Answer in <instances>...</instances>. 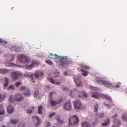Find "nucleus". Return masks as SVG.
Instances as JSON below:
<instances>
[{
  "label": "nucleus",
  "mask_w": 127,
  "mask_h": 127,
  "mask_svg": "<svg viewBox=\"0 0 127 127\" xmlns=\"http://www.w3.org/2000/svg\"><path fill=\"white\" fill-rule=\"evenodd\" d=\"M51 56L54 55L57 59H60L61 64L63 67H65L67 64H71L72 61L71 59L67 58V57L58 56L56 54L53 55L52 53L50 54Z\"/></svg>",
  "instance_id": "f257e3e1"
},
{
  "label": "nucleus",
  "mask_w": 127,
  "mask_h": 127,
  "mask_svg": "<svg viewBox=\"0 0 127 127\" xmlns=\"http://www.w3.org/2000/svg\"><path fill=\"white\" fill-rule=\"evenodd\" d=\"M69 121V123L70 125H73V123L74 124H77L79 121V118L76 115H74L70 117Z\"/></svg>",
  "instance_id": "f03ea898"
},
{
  "label": "nucleus",
  "mask_w": 127,
  "mask_h": 127,
  "mask_svg": "<svg viewBox=\"0 0 127 127\" xmlns=\"http://www.w3.org/2000/svg\"><path fill=\"white\" fill-rule=\"evenodd\" d=\"M11 75L12 79L14 81L18 80L22 75L20 72L17 71L11 72Z\"/></svg>",
  "instance_id": "7ed1b4c3"
},
{
  "label": "nucleus",
  "mask_w": 127,
  "mask_h": 127,
  "mask_svg": "<svg viewBox=\"0 0 127 127\" xmlns=\"http://www.w3.org/2000/svg\"><path fill=\"white\" fill-rule=\"evenodd\" d=\"M19 60L22 63L28 62L30 60L29 58L23 55H20L18 56Z\"/></svg>",
  "instance_id": "20e7f679"
},
{
  "label": "nucleus",
  "mask_w": 127,
  "mask_h": 127,
  "mask_svg": "<svg viewBox=\"0 0 127 127\" xmlns=\"http://www.w3.org/2000/svg\"><path fill=\"white\" fill-rule=\"evenodd\" d=\"M24 99L22 95L20 93H17L15 95L14 99L15 101L19 102L23 101Z\"/></svg>",
  "instance_id": "39448f33"
},
{
  "label": "nucleus",
  "mask_w": 127,
  "mask_h": 127,
  "mask_svg": "<svg viewBox=\"0 0 127 127\" xmlns=\"http://www.w3.org/2000/svg\"><path fill=\"white\" fill-rule=\"evenodd\" d=\"M43 71H36L34 73L35 77L37 78H39L42 76L44 75Z\"/></svg>",
  "instance_id": "423d86ee"
},
{
  "label": "nucleus",
  "mask_w": 127,
  "mask_h": 127,
  "mask_svg": "<svg viewBox=\"0 0 127 127\" xmlns=\"http://www.w3.org/2000/svg\"><path fill=\"white\" fill-rule=\"evenodd\" d=\"M64 108L67 110H70L71 109V104L70 102L68 101L66 102L64 106Z\"/></svg>",
  "instance_id": "0eeeda50"
},
{
  "label": "nucleus",
  "mask_w": 127,
  "mask_h": 127,
  "mask_svg": "<svg viewBox=\"0 0 127 127\" xmlns=\"http://www.w3.org/2000/svg\"><path fill=\"white\" fill-rule=\"evenodd\" d=\"M102 84L105 87L110 88H114V87L113 85L109 82L107 81H104L103 82Z\"/></svg>",
  "instance_id": "6e6552de"
},
{
  "label": "nucleus",
  "mask_w": 127,
  "mask_h": 127,
  "mask_svg": "<svg viewBox=\"0 0 127 127\" xmlns=\"http://www.w3.org/2000/svg\"><path fill=\"white\" fill-rule=\"evenodd\" d=\"M32 119H35L37 121V122L35 124V126H38L40 125L41 121L39 116L36 115H35L34 116H32Z\"/></svg>",
  "instance_id": "1a4fd4ad"
},
{
  "label": "nucleus",
  "mask_w": 127,
  "mask_h": 127,
  "mask_svg": "<svg viewBox=\"0 0 127 127\" xmlns=\"http://www.w3.org/2000/svg\"><path fill=\"white\" fill-rule=\"evenodd\" d=\"M7 112L9 113H12L14 112V108L12 105L8 106L7 108Z\"/></svg>",
  "instance_id": "9d476101"
},
{
  "label": "nucleus",
  "mask_w": 127,
  "mask_h": 127,
  "mask_svg": "<svg viewBox=\"0 0 127 127\" xmlns=\"http://www.w3.org/2000/svg\"><path fill=\"white\" fill-rule=\"evenodd\" d=\"M23 94L25 96L29 97L31 95V93L30 89L29 88H27L26 91L23 93Z\"/></svg>",
  "instance_id": "9b49d317"
},
{
  "label": "nucleus",
  "mask_w": 127,
  "mask_h": 127,
  "mask_svg": "<svg viewBox=\"0 0 127 127\" xmlns=\"http://www.w3.org/2000/svg\"><path fill=\"white\" fill-rule=\"evenodd\" d=\"M37 64V62L36 61H34L32 62L30 65H26V67L27 69H30L32 68L35 64Z\"/></svg>",
  "instance_id": "f8f14e48"
},
{
  "label": "nucleus",
  "mask_w": 127,
  "mask_h": 127,
  "mask_svg": "<svg viewBox=\"0 0 127 127\" xmlns=\"http://www.w3.org/2000/svg\"><path fill=\"white\" fill-rule=\"evenodd\" d=\"M73 79L75 83L78 87L79 86V77L76 76H73Z\"/></svg>",
  "instance_id": "ddd939ff"
},
{
  "label": "nucleus",
  "mask_w": 127,
  "mask_h": 127,
  "mask_svg": "<svg viewBox=\"0 0 127 127\" xmlns=\"http://www.w3.org/2000/svg\"><path fill=\"white\" fill-rule=\"evenodd\" d=\"M74 106L76 109H79V100H76L74 103Z\"/></svg>",
  "instance_id": "4468645a"
},
{
  "label": "nucleus",
  "mask_w": 127,
  "mask_h": 127,
  "mask_svg": "<svg viewBox=\"0 0 127 127\" xmlns=\"http://www.w3.org/2000/svg\"><path fill=\"white\" fill-rule=\"evenodd\" d=\"M63 101V99H61L60 101H54L52 100L51 101L50 104L51 105L53 106H55L57 104H59L61 102Z\"/></svg>",
  "instance_id": "2eb2a0df"
},
{
  "label": "nucleus",
  "mask_w": 127,
  "mask_h": 127,
  "mask_svg": "<svg viewBox=\"0 0 127 127\" xmlns=\"http://www.w3.org/2000/svg\"><path fill=\"white\" fill-rule=\"evenodd\" d=\"M96 80L97 82L100 84H103V82L104 81L102 78L98 77L96 78Z\"/></svg>",
  "instance_id": "dca6fc26"
},
{
  "label": "nucleus",
  "mask_w": 127,
  "mask_h": 127,
  "mask_svg": "<svg viewBox=\"0 0 127 127\" xmlns=\"http://www.w3.org/2000/svg\"><path fill=\"white\" fill-rule=\"evenodd\" d=\"M99 96V93L96 92L93 93L92 94V97L96 99L98 98V96Z\"/></svg>",
  "instance_id": "f3484780"
},
{
  "label": "nucleus",
  "mask_w": 127,
  "mask_h": 127,
  "mask_svg": "<svg viewBox=\"0 0 127 127\" xmlns=\"http://www.w3.org/2000/svg\"><path fill=\"white\" fill-rule=\"evenodd\" d=\"M81 71L82 72V75L84 76H86L88 75V74L89 73V72L85 70L83 68H81Z\"/></svg>",
  "instance_id": "a211bd4d"
},
{
  "label": "nucleus",
  "mask_w": 127,
  "mask_h": 127,
  "mask_svg": "<svg viewBox=\"0 0 127 127\" xmlns=\"http://www.w3.org/2000/svg\"><path fill=\"white\" fill-rule=\"evenodd\" d=\"M5 111L4 110L3 105L0 104V115H3L5 114Z\"/></svg>",
  "instance_id": "6ab92c4d"
},
{
  "label": "nucleus",
  "mask_w": 127,
  "mask_h": 127,
  "mask_svg": "<svg viewBox=\"0 0 127 127\" xmlns=\"http://www.w3.org/2000/svg\"><path fill=\"white\" fill-rule=\"evenodd\" d=\"M5 64L6 66H15L17 65L15 64L12 63L7 62L5 63Z\"/></svg>",
  "instance_id": "aec40b11"
},
{
  "label": "nucleus",
  "mask_w": 127,
  "mask_h": 127,
  "mask_svg": "<svg viewBox=\"0 0 127 127\" xmlns=\"http://www.w3.org/2000/svg\"><path fill=\"white\" fill-rule=\"evenodd\" d=\"M83 127H90V124L89 123L87 122H84L82 124Z\"/></svg>",
  "instance_id": "412c9836"
},
{
  "label": "nucleus",
  "mask_w": 127,
  "mask_h": 127,
  "mask_svg": "<svg viewBox=\"0 0 127 127\" xmlns=\"http://www.w3.org/2000/svg\"><path fill=\"white\" fill-rule=\"evenodd\" d=\"M4 79L5 80V83L4 85V87H6L9 84V82L8 78L6 77L4 78Z\"/></svg>",
  "instance_id": "4be33fe9"
},
{
  "label": "nucleus",
  "mask_w": 127,
  "mask_h": 127,
  "mask_svg": "<svg viewBox=\"0 0 127 127\" xmlns=\"http://www.w3.org/2000/svg\"><path fill=\"white\" fill-rule=\"evenodd\" d=\"M109 123L110 119H107L105 121L104 123L102 124V125L103 126H106L108 125Z\"/></svg>",
  "instance_id": "5701e85b"
},
{
  "label": "nucleus",
  "mask_w": 127,
  "mask_h": 127,
  "mask_svg": "<svg viewBox=\"0 0 127 127\" xmlns=\"http://www.w3.org/2000/svg\"><path fill=\"white\" fill-rule=\"evenodd\" d=\"M9 70L4 69H0V73H6L9 71Z\"/></svg>",
  "instance_id": "b1692460"
},
{
  "label": "nucleus",
  "mask_w": 127,
  "mask_h": 127,
  "mask_svg": "<svg viewBox=\"0 0 127 127\" xmlns=\"http://www.w3.org/2000/svg\"><path fill=\"white\" fill-rule=\"evenodd\" d=\"M42 107L41 106H39L38 107V114H42Z\"/></svg>",
  "instance_id": "393cba45"
},
{
  "label": "nucleus",
  "mask_w": 127,
  "mask_h": 127,
  "mask_svg": "<svg viewBox=\"0 0 127 127\" xmlns=\"http://www.w3.org/2000/svg\"><path fill=\"white\" fill-rule=\"evenodd\" d=\"M103 96L107 100L110 101H112L111 97L108 95H103Z\"/></svg>",
  "instance_id": "a878e982"
},
{
  "label": "nucleus",
  "mask_w": 127,
  "mask_h": 127,
  "mask_svg": "<svg viewBox=\"0 0 127 127\" xmlns=\"http://www.w3.org/2000/svg\"><path fill=\"white\" fill-rule=\"evenodd\" d=\"M6 98V97L5 95H3L0 94V102L2 101H4V99Z\"/></svg>",
  "instance_id": "bb28decb"
},
{
  "label": "nucleus",
  "mask_w": 127,
  "mask_h": 127,
  "mask_svg": "<svg viewBox=\"0 0 127 127\" xmlns=\"http://www.w3.org/2000/svg\"><path fill=\"white\" fill-rule=\"evenodd\" d=\"M19 121L18 119H11V122L12 124H16Z\"/></svg>",
  "instance_id": "cd10ccee"
},
{
  "label": "nucleus",
  "mask_w": 127,
  "mask_h": 127,
  "mask_svg": "<svg viewBox=\"0 0 127 127\" xmlns=\"http://www.w3.org/2000/svg\"><path fill=\"white\" fill-rule=\"evenodd\" d=\"M25 75L26 76H27L28 77H30L32 80L33 79V75L31 74L30 75L29 73L26 72L25 73Z\"/></svg>",
  "instance_id": "c85d7f7f"
},
{
  "label": "nucleus",
  "mask_w": 127,
  "mask_h": 127,
  "mask_svg": "<svg viewBox=\"0 0 127 127\" xmlns=\"http://www.w3.org/2000/svg\"><path fill=\"white\" fill-rule=\"evenodd\" d=\"M123 119L125 121H127V114H124L122 116Z\"/></svg>",
  "instance_id": "c756f323"
},
{
  "label": "nucleus",
  "mask_w": 127,
  "mask_h": 127,
  "mask_svg": "<svg viewBox=\"0 0 127 127\" xmlns=\"http://www.w3.org/2000/svg\"><path fill=\"white\" fill-rule=\"evenodd\" d=\"M45 62L50 65H52L53 64V63L51 61L49 60H46L45 61Z\"/></svg>",
  "instance_id": "7c9ffc66"
},
{
  "label": "nucleus",
  "mask_w": 127,
  "mask_h": 127,
  "mask_svg": "<svg viewBox=\"0 0 127 127\" xmlns=\"http://www.w3.org/2000/svg\"><path fill=\"white\" fill-rule=\"evenodd\" d=\"M18 127H25V123H20L18 126Z\"/></svg>",
  "instance_id": "2f4dec72"
},
{
  "label": "nucleus",
  "mask_w": 127,
  "mask_h": 127,
  "mask_svg": "<svg viewBox=\"0 0 127 127\" xmlns=\"http://www.w3.org/2000/svg\"><path fill=\"white\" fill-rule=\"evenodd\" d=\"M39 93V90L38 89H36L34 93V97H37Z\"/></svg>",
  "instance_id": "473e14b6"
},
{
  "label": "nucleus",
  "mask_w": 127,
  "mask_h": 127,
  "mask_svg": "<svg viewBox=\"0 0 127 127\" xmlns=\"http://www.w3.org/2000/svg\"><path fill=\"white\" fill-rule=\"evenodd\" d=\"M14 96L13 97V95H11L10 96V98L9 100V101L10 102H13L15 100L14 99Z\"/></svg>",
  "instance_id": "72a5a7b5"
},
{
  "label": "nucleus",
  "mask_w": 127,
  "mask_h": 127,
  "mask_svg": "<svg viewBox=\"0 0 127 127\" xmlns=\"http://www.w3.org/2000/svg\"><path fill=\"white\" fill-rule=\"evenodd\" d=\"M0 43L2 44H7V42L2 39H0Z\"/></svg>",
  "instance_id": "f704fd0d"
},
{
  "label": "nucleus",
  "mask_w": 127,
  "mask_h": 127,
  "mask_svg": "<svg viewBox=\"0 0 127 127\" xmlns=\"http://www.w3.org/2000/svg\"><path fill=\"white\" fill-rule=\"evenodd\" d=\"M81 94H83V96L85 98H86L88 96L87 94L85 92H82L81 93Z\"/></svg>",
  "instance_id": "c9c22d12"
},
{
  "label": "nucleus",
  "mask_w": 127,
  "mask_h": 127,
  "mask_svg": "<svg viewBox=\"0 0 127 127\" xmlns=\"http://www.w3.org/2000/svg\"><path fill=\"white\" fill-rule=\"evenodd\" d=\"M94 110L95 111L97 112L98 111V104H96L94 106Z\"/></svg>",
  "instance_id": "e433bc0d"
},
{
  "label": "nucleus",
  "mask_w": 127,
  "mask_h": 127,
  "mask_svg": "<svg viewBox=\"0 0 127 127\" xmlns=\"http://www.w3.org/2000/svg\"><path fill=\"white\" fill-rule=\"evenodd\" d=\"M35 107L34 106H32L31 108V110L30 109H28L27 110V112L28 113H32V110Z\"/></svg>",
  "instance_id": "4c0bfd02"
},
{
  "label": "nucleus",
  "mask_w": 127,
  "mask_h": 127,
  "mask_svg": "<svg viewBox=\"0 0 127 127\" xmlns=\"http://www.w3.org/2000/svg\"><path fill=\"white\" fill-rule=\"evenodd\" d=\"M48 80L52 84H53L55 83V81L52 78H49V76L48 77Z\"/></svg>",
  "instance_id": "58836bf2"
},
{
  "label": "nucleus",
  "mask_w": 127,
  "mask_h": 127,
  "mask_svg": "<svg viewBox=\"0 0 127 127\" xmlns=\"http://www.w3.org/2000/svg\"><path fill=\"white\" fill-rule=\"evenodd\" d=\"M82 68H83V69L84 68H85L86 70H88L90 69V68L89 66H86L85 65H83L82 66Z\"/></svg>",
  "instance_id": "ea45409f"
},
{
  "label": "nucleus",
  "mask_w": 127,
  "mask_h": 127,
  "mask_svg": "<svg viewBox=\"0 0 127 127\" xmlns=\"http://www.w3.org/2000/svg\"><path fill=\"white\" fill-rule=\"evenodd\" d=\"M17 45H15V46H13L11 48L10 47V49L12 51H16V47Z\"/></svg>",
  "instance_id": "a19ab883"
},
{
  "label": "nucleus",
  "mask_w": 127,
  "mask_h": 127,
  "mask_svg": "<svg viewBox=\"0 0 127 127\" xmlns=\"http://www.w3.org/2000/svg\"><path fill=\"white\" fill-rule=\"evenodd\" d=\"M27 89L26 87L25 86H22L21 87L20 89V91H26V89Z\"/></svg>",
  "instance_id": "79ce46f5"
},
{
  "label": "nucleus",
  "mask_w": 127,
  "mask_h": 127,
  "mask_svg": "<svg viewBox=\"0 0 127 127\" xmlns=\"http://www.w3.org/2000/svg\"><path fill=\"white\" fill-rule=\"evenodd\" d=\"M15 88V87L14 85H11L9 86L8 88V89L9 90H10V89H12L14 90Z\"/></svg>",
  "instance_id": "37998d69"
},
{
  "label": "nucleus",
  "mask_w": 127,
  "mask_h": 127,
  "mask_svg": "<svg viewBox=\"0 0 127 127\" xmlns=\"http://www.w3.org/2000/svg\"><path fill=\"white\" fill-rule=\"evenodd\" d=\"M104 114L102 113L99 114L98 115V117L100 118H102L104 117Z\"/></svg>",
  "instance_id": "c03bdc74"
},
{
  "label": "nucleus",
  "mask_w": 127,
  "mask_h": 127,
  "mask_svg": "<svg viewBox=\"0 0 127 127\" xmlns=\"http://www.w3.org/2000/svg\"><path fill=\"white\" fill-rule=\"evenodd\" d=\"M22 84V83L21 82H18L16 83L15 86L17 87H18L19 85H21Z\"/></svg>",
  "instance_id": "a18cd8bd"
},
{
  "label": "nucleus",
  "mask_w": 127,
  "mask_h": 127,
  "mask_svg": "<svg viewBox=\"0 0 127 127\" xmlns=\"http://www.w3.org/2000/svg\"><path fill=\"white\" fill-rule=\"evenodd\" d=\"M56 115V113L55 112L52 113L50 114L49 115V117H53V116Z\"/></svg>",
  "instance_id": "49530a36"
},
{
  "label": "nucleus",
  "mask_w": 127,
  "mask_h": 127,
  "mask_svg": "<svg viewBox=\"0 0 127 127\" xmlns=\"http://www.w3.org/2000/svg\"><path fill=\"white\" fill-rule=\"evenodd\" d=\"M59 59V62H57L58 64L59 65H60V66H61L63 68H64V67H66L67 66V65H68V64H67L66 65V66H65V67H63V66H62V65H61V63H60V59Z\"/></svg>",
  "instance_id": "de8ad7c7"
},
{
  "label": "nucleus",
  "mask_w": 127,
  "mask_h": 127,
  "mask_svg": "<svg viewBox=\"0 0 127 127\" xmlns=\"http://www.w3.org/2000/svg\"><path fill=\"white\" fill-rule=\"evenodd\" d=\"M18 46L17 45L16 47V52H20V51L21 48L19 47H18Z\"/></svg>",
  "instance_id": "09e8293b"
},
{
  "label": "nucleus",
  "mask_w": 127,
  "mask_h": 127,
  "mask_svg": "<svg viewBox=\"0 0 127 127\" xmlns=\"http://www.w3.org/2000/svg\"><path fill=\"white\" fill-rule=\"evenodd\" d=\"M116 124H117V125L118 126H120V125L121 123L120 121L119 120H118L117 121H116Z\"/></svg>",
  "instance_id": "8fccbe9b"
},
{
  "label": "nucleus",
  "mask_w": 127,
  "mask_h": 127,
  "mask_svg": "<svg viewBox=\"0 0 127 127\" xmlns=\"http://www.w3.org/2000/svg\"><path fill=\"white\" fill-rule=\"evenodd\" d=\"M62 89L63 90H65L67 91H68L69 90V89L68 88H65L64 87H62Z\"/></svg>",
  "instance_id": "3c124183"
},
{
  "label": "nucleus",
  "mask_w": 127,
  "mask_h": 127,
  "mask_svg": "<svg viewBox=\"0 0 127 127\" xmlns=\"http://www.w3.org/2000/svg\"><path fill=\"white\" fill-rule=\"evenodd\" d=\"M50 126V124L49 122H46V125L45 127H49Z\"/></svg>",
  "instance_id": "603ef678"
},
{
  "label": "nucleus",
  "mask_w": 127,
  "mask_h": 127,
  "mask_svg": "<svg viewBox=\"0 0 127 127\" xmlns=\"http://www.w3.org/2000/svg\"><path fill=\"white\" fill-rule=\"evenodd\" d=\"M55 93V92L53 91H52L49 94L50 96L51 97L52 96V95L54 94Z\"/></svg>",
  "instance_id": "864d4df0"
},
{
  "label": "nucleus",
  "mask_w": 127,
  "mask_h": 127,
  "mask_svg": "<svg viewBox=\"0 0 127 127\" xmlns=\"http://www.w3.org/2000/svg\"><path fill=\"white\" fill-rule=\"evenodd\" d=\"M89 88L91 89L94 90H95V88L94 87H93L91 86H89Z\"/></svg>",
  "instance_id": "5fc2aeb1"
},
{
  "label": "nucleus",
  "mask_w": 127,
  "mask_h": 127,
  "mask_svg": "<svg viewBox=\"0 0 127 127\" xmlns=\"http://www.w3.org/2000/svg\"><path fill=\"white\" fill-rule=\"evenodd\" d=\"M118 114L116 113V114L114 115H113L112 117L113 119H115V118L116 117L118 116Z\"/></svg>",
  "instance_id": "6e6d98bb"
},
{
  "label": "nucleus",
  "mask_w": 127,
  "mask_h": 127,
  "mask_svg": "<svg viewBox=\"0 0 127 127\" xmlns=\"http://www.w3.org/2000/svg\"><path fill=\"white\" fill-rule=\"evenodd\" d=\"M60 119V117L59 116H57L56 117V119L58 121H59Z\"/></svg>",
  "instance_id": "4d7b16f0"
},
{
  "label": "nucleus",
  "mask_w": 127,
  "mask_h": 127,
  "mask_svg": "<svg viewBox=\"0 0 127 127\" xmlns=\"http://www.w3.org/2000/svg\"><path fill=\"white\" fill-rule=\"evenodd\" d=\"M14 57L13 56H12L10 60L11 61H13L14 60Z\"/></svg>",
  "instance_id": "13d9d810"
},
{
  "label": "nucleus",
  "mask_w": 127,
  "mask_h": 127,
  "mask_svg": "<svg viewBox=\"0 0 127 127\" xmlns=\"http://www.w3.org/2000/svg\"><path fill=\"white\" fill-rule=\"evenodd\" d=\"M70 95H71L72 94V93H73V90H70Z\"/></svg>",
  "instance_id": "bf43d9fd"
},
{
  "label": "nucleus",
  "mask_w": 127,
  "mask_h": 127,
  "mask_svg": "<svg viewBox=\"0 0 127 127\" xmlns=\"http://www.w3.org/2000/svg\"><path fill=\"white\" fill-rule=\"evenodd\" d=\"M80 87L82 86L83 85V83L82 82H81V81H80Z\"/></svg>",
  "instance_id": "052dcab7"
},
{
  "label": "nucleus",
  "mask_w": 127,
  "mask_h": 127,
  "mask_svg": "<svg viewBox=\"0 0 127 127\" xmlns=\"http://www.w3.org/2000/svg\"><path fill=\"white\" fill-rule=\"evenodd\" d=\"M116 88H118L120 87V86L118 84H116Z\"/></svg>",
  "instance_id": "680f3d73"
},
{
  "label": "nucleus",
  "mask_w": 127,
  "mask_h": 127,
  "mask_svg": "<svg viewBox=\"0 0 127 127\" xmlns=\"http://www.w3.org/2000/svg\"><path fill=\"white\" fill-rule=\"evenodd\" d=\"M97 123L96 122H93V125H95Z\"/></svg>",
  "instance_id": "e2e57ef3"
},
{
  "label": "nucleus",
  "mask_w": 127,
  "mask_h": 127,
  "mask_svg": "<svg viewBox=\"0 0 127 127\" xmlns=\"http://www.w3.org/2000/svg\"><path fill=\"white\" fill-rule=\"evenodd\" d=\"M60 122L61 123H64V122L63 120H61L60 121Z\"/></svg>",
  "instance_id": "0e129e2a"
},
{
  "label": "nucleus",
  "mask_w": 127,
  "mask_h": 127,
  "mask_svg": "<svg viewBox=\"0 0 127 127\" xmlns=\"http://www.w3.org/2000/svg\"><path fill=\"white\" fill-rule=\"evenodd\" d=\"M61 83L60 82H56L55 83V84H56V85H58V84H60Z\"/></svg>",
  "instance_id": "69168bd1"
},
{
  "label": "nucleus",
  "mask_w": 127,
  "mask_h": 127,
  "mask_svg": "<svg viewBox=\"0 0 127 127\" xmlns=\"http://www.w3.org/2000/svg\"><path fill=\"white\" fill-rule=\"evenodd\" d=\"M105 106H109V105L108 104H106V103L105 104Z\"/></svg>",
  "instance_id": "338daca9"
},
{
  "label": "nucleus",
  "mask_w": 127,
  "mask_h": 127,
  "mask_svg": "<svg viewBox=\"0 0 127 127\" xmlns=\"http://www.w3.org/2000/svg\"><path fill=\"white\" fill-rule=\"evenodd\" d=\"M64 74L65 75H67V73L66 72H64Z\"/></svg>",
  "instance_id": "774afa93"
}]
</instances>
